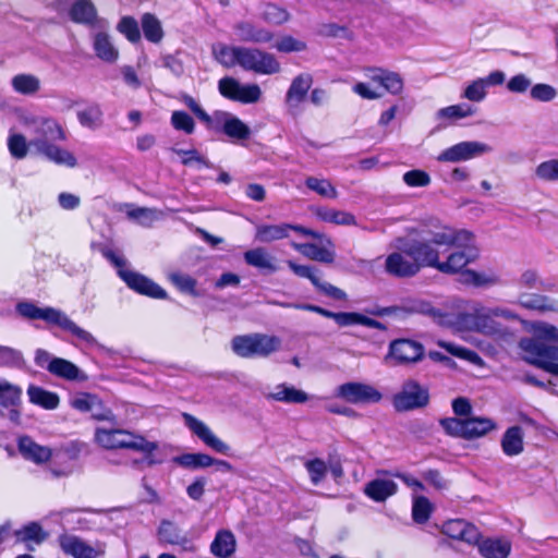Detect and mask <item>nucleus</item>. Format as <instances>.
Wrapping results in <instances>:
<instances>
[{
    "instance_id": "4468645a",
    "label": "nucleus",
    "mask_w": 558,
    "mask_h": 558,
    "mask_svg": "<svg viewBox=\"0 0 558 558\" xmlns=\"http://www.w3.org/2000/svg\"><path fill=\"white\" fill-rule=\"evenodd\" d=\"M208 129L221 131L234 142L245 141L251 136L248 125L228 111H215Z\"/></svg>"
},
{
    "instance_id": "9b49d317",
    "label": "nucleus",
    "mask_w": 558,
    "mask_h": 558,
    "mask_svg": "<svg viewBox=\"0 0 558 558\" xmlns=\"http://www.w3.org/2000/svg\"><path fill=\"white\" fill-rule=\"evenodd\" d=\"M218 90L225 98L244 105L256 104L263 96V92L257 84H242L231 76L219 80Z\"/></svg>"
},
{
    "instance_id": "09e8293b",
    "label": "nucleus",
    "mask_w": 558,
    "mask_h": 558,
    "mask_svg": "<svg viewBox=\"0 0 558 558\" xmlns=\"http://www.w3.org/2000/svg\"><path fill=\"white\" fill-rule=\"evenodd\" d=\"M520 303L527 308L558 313V300L547 295L534 294L531 296H521Z\"/></svg>"
},
{
    "instance_id": "b1692460",
    "label": "nucleus",
    "mask_w": 558,
    "mask_h": 558,
    "mask_svg": "<svg viewBox=\"0 0 558 558\" xmlns=\"http://www.w3.org/2000/svg\"><path fill=\"white\" fill-rule=\"evenodd\" d=\"M20 121L24 128L33 131L35 137L64 138L62 128L52 119L27 113L21 116Z\"/></svg>"
},
{
    "instance_id": "5fc2aeb1",
    "label": "nucleus",
    "mask_w": 558,
    "mask_h": 558,
    "mask_svg": "<svg viewBox=\"0 0 558 558\" xmlns=\"http://www.w3.org/2000/svg\"><path fill=\"white\" fill-rule=\"evenodd\" d=\"M335 322L339 326L362 325L371 328H379L381 326L378 320L359 313H336Z\"/></svg>"
},
{
    "instance_id": "37998d69",
    "label": "nucleus",
    "mask_w": 558,
    "mask_h": 558,
    "mask_svg": "<svg viewBox=\"0 0 558 558\" xmlns=\"http://www.w3.org/2000/svg\"><path fill=\"white\" fill-rule=\"evenodd\" d=\"M27 396L33 404L41 407L46 410H54L60 403L59 396L54 392L45 390L41 387L29 385Z\"/></svg>"
},
{
    "instance_id": "58836bf2",
    "label": "nucleus",
    "mask_w": 558,
    "mask_h": 558,
    "mask_svg": "<svg viewBox=\"0 0 558 558\" xmlns=\"http://www.w3.org/2000/svg\"><path fill=\"white\" fill-rule=\"evenodd\" d=\"M12 89L23 96H34L41 89V81L31 73H19L11 78Z\"/></svg>"
},
{
    "instance_id": "bf43d9fd",
    "label": "nucleus",
    "mask_w": 558,
    "mask_h": 558,
    "mask_svg": "<svg viewBox=\"0 0 558 558\" xmlns=\"http://www.w3.org/2000/svg\"><path fill=\"white\" fill-rule=\"evenodd\" d=\"M304 468L308 473L311 482L318 485L328 473V462L319 458L308 459L304 462Z\"/></svg>"
},
{
    "instance_id": "20e7f679",
    "label": "nucleus",
    "mask_w": 558,
    "mask_h": 558,
    "mask_svg": "<svg viewBox=\"0 0 558 558\" xmlns=\"http://www.w3.org/2000/svg\"><path fill=\"white\" fill-rule=\"evenodd\" d=\"M531 337L522 338L519 349L531 365L558 376V328L548 323H534Z\"/></svg>"
},
{
    "instance_id": "4c0bfd02",
    "label": "nucleus",
    "mask_w": 558,
    "mask_h": 558,
    "mask_svg": "<svg viewBox=\"0 0 558 558\" xmlns=\"http://www.w3.org/2000/svg\"><path fill=\"white\" fill-rule=\"evenodd\" d=\"M69 16L74 23L92 25L98 20L97 10L90 0H78L74 7L69 9Z\"/></svg>"
},
{
    "instance_id": "2eb2a0df",
    "label": "nucleus",
    "mask_w": 558,
    "mask_h": 558,
    "mask_svg": "<svg viewBox=\"0 0 558 558\" xmlns=\"http://www.w3.org/2000/svg\"><path fill=\"white\" fill-rule=\"evenodd\" d=\"M50 137H34L31 146L35 154L44 156L47 160L70 169L77 167V158L66 148L49 142Z\"/></svg>"
},
{
    "instance_id": "ddd939ff",
    "label": "nucleus",
    "mask_w": 558,
    "mask_h": 558,
    "mask_svg": "<svg viewBox=\"0 0 558 558\" xmlns=\"http://www.w3.org/2000/svg\"><path fill=\"white\" fill-rule=\"evenodd\" d=\"M58 544L62 551L73 558H99L106 553V544L96 542L88 544L81 537L64 533L58 537Z\"/></svg>"
},
{
    "instance_id": "72a5a7b5",
    "label": "nucleus",
    "mask_w": 558,
    "mask_h": 558,
    "mask_svg": "<svg viewBox=\"0 0 558 558\" xmlns=\"http://www.w3.org/2000/svg\"><path fill=\"white\" fill-rule=\"evenodd\" d=\"M235 549L236 538L233 532L228 529L217 531L210 544V553L218 558H230Z\"/></svg>"
},
{
    "instance_id": "412c9836",
    "label": "nucleus",
    "mask_w": 558,
    "mask_h": 558,
    "mask_svg": "<svg viewBox=\"0 0 558 558\" xmlns=\"http://www.w3.org/2000/svg\"><path fill=\"white\" fill-rule=\"evenodd\" d=\"M287 264L296 276L308 279L316 287V289H318L324 294L336 300L347 299V293L343 290L332 286L329 282L323 281L318 276V270L316 268L306 265H299L293 260H288Z\"/></svg>"
},
{
    "instance_id": "dca6fc26",
    "label": "nucleus",
    "mask_w": 558,
    "mask_h": 558,
    "mask_svg": "<svg viewBox=\"0 0 558 558\" xmlns=\"http://www.w3.org/2000/svg\"><path fill=\"white\" fill-rule=\"evenodd\" d=\"M424 348L420 342L409 339H398L390 343L385 362L392 365L410 364L420 361Z\"/></svg>"
},
{
    "instance_id": "774afa93",
    "label": "nucleus",
    "mask_w": 558,
    "mask_h": 558,
    "mask_svg": "<svg viewBox=\"0 0 558 558\" xmlns=\"http://www.w3.org/2000/svg\"><path fill=\"white\" fill-rule=\"evenodd\" d=\"M402 180L410 187H425L432 182L430 175L421 169L407 171L403 173Z\"/></svg>"
},
{
    "instance_id": "c756f323",
    "label": "nucleus",
    "mask_w": 558,
    "mask_h": 558,
    "mask_svg": "<svg viewBox=\"0 0 558 558\" xmlns=\"http://www.w3.org/2000/svg\"><path fill=\"white\" fill-rule=\"evenodd\" d=\"M326 244L324 246H319L314 243H296L292 242L291 246L300 252L303 256L317 260L320 263L330 264L335 260V251L332 250V243L330 240H326Z\"/></svg>"
},
{
    "instance_id": "aec40b11",
    "label": "nucleus",
    "mask_w": 558,
    "mask_h": 558,
    "mask_svg": "<svg viewBox=\"0 0 558 558\" xmlns=\"http://www.w3.org/2000/svg\"><path fill=\"white\" fill-rule=\"evenodd\" d=\"M296 231L305 235H310L313 238H320L316 232L305 229L301 226H294L290 223H279V225H258L256 227L255 240L262 243H270L274 241H279L289 236L290 231Z\"/></svg>"
},
{
    "instance_id": "f704fd0d",
    "label": "nucleus",
    "mask_w": 558,
    "mask_h": 558,
    "mask_svg": "<svg viewBox=\"0 0 558 558\" xmlns=\"http://www.w3.org/2000/svg\"><path fill=\"white\" fill-rule=\"evenodd\" d=\"M47 369L54 376L66 380L84 381L87 379V376L75 364L61 357L52 359Z\"/></svg>"
},
{
    "instance_id": "e2e57ef3",
    "label": "nucleus",
    "mask_w": 558,
    "mask_h": 558,
    "mask_svg": "<svg viewBox=\"0 0 558 558\" xmlns=\"http://www.w3.org/2000/svg\"><path fill=\"white\" fill-rule=\"evenodd\" d=\"M272 47L279 52L291 53L304 51L306 49V44L293 36L286 35L277 39Z\"/></svg>"
},
{
    "instance_id": "8fccbe9b",
    "label": "nucleus",
    "mask_w": 558,
    "mask_h": 558,
    "mask_svg": "<svg viewBox=\"0 0 558 558\" xmlns=\"http://www.w3.org/2000/svg\"><path fill=\"white\" fill-rule=\"evenodd\" d=\"M142 29L145 38L154 44H158L163 38V29L160 21L151 13H145L141 17Z\"/></svg>"
},
{
    "instance_id": "0e129e2a",
    "label": "nucleus",
    "mask_w": 558,
    "mask_h": 558,
    "mask_svg": "<svg viewBox=\"0 0 558 558\" xmlns=\"http://www.w3.org/2000/svg\"><path fill=\"white\" fill-rule=\"evenodd\" d=\"M535 175L541 181H558V159H549L537 165Z\"/></svg>"
},
{
    "instance_id": "a19ab883",
    "label": "nucleus",
    "mask_w": 558,
    "mask_h": 558,
    "mask_svg": "<svg viewBox=\"0 0 558 558\" xmlns=\"http://www.w3.org/2000/svg\"><path fill=\"white\" fill-rule=\"evenodd\" d=\"M397 492V484L392 480L376 478L364 488V493L377 502L385 501Z\"/></svg>"
},
{
    "instance_id": "393cba45",
    "label": "nucleus",
    "mask_w": 558,
    "mask_h": 558,
    "mask_svg": "<svg viewBox=\"0 0 558 558\" xmlns=\"http://www.w3.org/2000/svg\"><path fill=\"white\" fill-rule=\"evenodd\" d=\"M233 34L239 41L253 44H268L274 34L252 21L242 20L232 26Z\"/></svg>"
},
{
    "instance_id": "cd10ccee",
    "label": "nucleus",
    "mask_w": 558,
    "mask_h": 558,
    "mask_svg": "<svg viewBox=\"0 0 558 558\" xmlns=\"http://www.w3.org/2000/svg\"><path fill=\"white\" fill-rule=\"evenodd\" d=\"M264 397L269 401L283 402L289 404L305 403L310 398L308 395L286 383L277 384L264 392Z\"/></svg>"
},
{
    "instance_id": "c9c22d12",
    "label": "nucleus",
    "mask_w": 558,
    "mask_h": 558,
    "mask_svg": "<svg viewBox=\"0 0 558 558\" xmlns=\"http://www.w3.org/2000/svg\"><path fill=\"white\" fill-rule=\"evenodd\" d=\"M500 446L508 457L519 456L524 450V432L520 426H511L504 433Z\"/></svg>"
},
{
    "instance_id": "49530a36",
    "label": "nucleus",
    "mask_w": 558,
    "mask_h": 558,
    "mask_svg": "<svg viewBox=\"0 0 558 558\" xmlns=\"http://www.w3.org/2000/svg\"><path fill=\"white\" fill-rule=\"evenodd\" d=\"M476 114V109L468 104H456L444 107L436 112L438 120L457 122L462 119L471 118Z\"/></svg>"
},
{
    "instance_id": "5701e85b",
    "label": "nucleus",
    "mask_w": 558,
    "mask_h": 558,
    "mask_svg": "<svg viewBox=\"0 0 558 558\" xmlns=\"http://www.w3.org/2000/svg\"><path fill=\"white\" fill-rule=\"evenodd\" d=\"M172 461L179 466L189 470L206 469L210 466H216L217 470L222 472H231L233 470L228 461L215 459L203 452L184 453L174 457Z\"/></svg>"
},
{
    "instance_id": "2f4dec72",
    "label": "nucleus",
    "mask_w": 558,
    "mask_h": 558,
    "mask_svg": "<svg viewBox=\"0 0 558 558\" xmlns=\"http://www.w3.org/2000/svg\"><path fill=\"white\" fill-rule=\"evenodd\" d=\"M121 210L125 214L129 220L145 228L151 227L156 221L163 217L162 211L156 208L138 207L133 204H124L121 207Z\"/></svg>"
},
{
    "instance_id": "ea45409f",
    "label": "nucleus",
    "mask_w": 558,
    "mask_h": 558,
    "mask_svg": "<svg viewBox=\"0 0 558 558\" xmlns=\"http://www.w3.org/2000/svg\"><path fill=\"white\" fill-rule=\"evenodd\" d=\"M476 545L485 558H507L511 550V543L506 538H487Z\"/></svg>"
},
{
    "instance_id": "0eeeda50",
    "label": "nucleus",
    "mask_w": 558,
    "mask_h": 558,
    "mask_svg": "<svg viewBox=\"0 0 558 558\" xmlns=\"http://www.w3.org/2000/svg\"><path fill=\"white\" fill-rule=\"evenodd\" d=\"M279 337L262 332L235 336L231 340L234 354L243 359L268 357L281 349Z\"/></svg>"
},
{
    "instance_id": "4d7b16f0",
    "label": "nucleus",
    "mask_w": 558,
    "mask_h": 558,
    "mask_svg": "<svg viewBox=\"0 0 558 558\" xmlns=\"http://www.w3.org/2000/svg\"><path fill=\"white\" fill-rule=\"evenodd\" d=\"M8 148L12 157L23 159L27 156L28 150L33 149L31 141L20 133L11 132L8 137Z\"/></svg>"
},
{
    "instance_id": "680f3d73",
    "label": "nucleus",
    "mask_w": 558,
    "mask_h": 558,
    "mask_svg": "<svg viewBox=\"0 0 558 558\" xmlns=\"http://www.w3.org/2000/svg\"><path fill=\"white\" fill-rule=\"evenodd\" d=\"M117 31L130 43H137L141 39V32L137 21L132 16H123L117 24Z\"/></svg>"
},
{
    "instance_id": "3c124183",
    "label": "nucleus",
    "mask_w": 558,
    "mask_h": 558,
    "mask_svg": "<svg viewBox=\"0 0 558 558\" xmlns=\"http://www.w3.org/2000/svg\"><path fill=\"white\" fill-rule=\"evenodd\" d=\"M437 343L440 348L445 349L448 353L452 354L453 356L465 360L476 366L484 365L483 359L474 351H471L466 348L444 340H440Z\"/></svg>"
},
{
    "instance_id": "338daca9",
    "label": "nucleus",
    "mask_w": 558,
    "mask_h": 558,
    "mask_svg": "<svg viewBox=\"0 0 558 558\" xmlns=\"http://www.w3.org/2000/svg\"><path fill=\"white\" fill-rule=\"evenodd\" d=\"M173 153L181 157V162L184 166H197L210 168L211 163L202 156L196 149H178L173 148Z\"/></svg>"
},
{
    "instance_id": "6e6d98bb",
    "label": "nucleus",
    "mask_w": 558,
    "mask_h": 558,
    "mask_svg": "<svg viewBox=\"0 0 558 558\" xmlns=\"http://www.w3.org/2000/svg\"><path fill=\"white\" fill-rule=\"evenodd\" d=\"M305 185L307 186V189L317 193L322 197L331 199L338 197L337 189L327 179L318 177H308L305 180Z\"/></svg>"
},
{
    "instance_id": "1a4fd4ad",
    "label": "nucleus",
    "mask_w": 558,
    "mask_h": 558,
    "mask_svg": "<svg viewBox=\"0 0 558 558\" xmlns=\"http://www.w3.org/2000/svg\"><path fill=\"white\" fill-rule=\"evenodd\" d=\"M447 434L465 439L480 438L497 428L488 417H449L440 421Z\"/></svg>"
},
{
    "instance_id": "473e14b6",
    "label": "nucleus",
    "mask_w": 558,
    "mask_h": 558,
    "mask_svg": "<svg viewBox=\"0 0 558 558\" xmlns=\"http://www.w3.org/2000/svg\"><path fill=\"white\" fill-rule=\"evenodd\" d=\"M247 265L258 268L263 271L272 274L279 269L277 258L265 247H255L248 250L243 255Z\"/></svg>"
},
{
    "instance_id": "603ef678",
    "label": "nucleus",
    "mask_w": 558,
    "mask_h": 558,
    "mask_svg": "<svg viewBox=\"0 0 558 558\" xmlns=\"http://www.w3.org/2000/svg\"><path fill=\"white\" fill-rule=\"evenodd\" d=\"M488 89L481 77L470 81L461 92V98L471 102H482L486 99Z\"/></svg>"
},
{
    "instance_id": "c03bdc74",
    "label": "nucleus",
    "mask_w": 558,
    "mask_h": 558,
    "mask_svg": "<svg viewBox=\"0 0 558 558\" xmlns=\"http://www.w3.org/2000/svg\"><path fill=\"white\" fill-rule=\"evenodd\" d=\"M405 308L410 313L428 315L441 326L451 327L453 324V315L444 314L439 310L434 308L429 303L422 300L411 302Z\"/></svg>"
},
{
    "instance_id": "bb28decb",
    "label": "nucleus",
    "mask_w": 558,
    "mask_h": 558,
    "mask_svg": "<svg viewBox=\"0 0 558 558\" xmlns=\"http://www.w3.org/2000/svg\"><path fill=\"white\" fill-rule=\"evenodd\" d=\"M441 532L453 539L469 545H476L480 541L478 530L473 524L461 519L446 521L442 524Z\"/></svg>"
},
{
    "instance_id": "052dcab7",
    "label": "nucleus",
    "mask_w": 558,
    "mask_h": 558,
    "mask_svg": "<svg viewBox=\"0 0 558 558\" xmlns=\"http://www.w3.org/2000/svg\"><path fill=\"white\" fill-rule=\"evenodd\" d=\"M47 534L43 531L41 526L35 522L28 523L21 529L14 530V537L16 541L27 542L33 541L40 543L46 538Z\"/></svg>"
},
{
    "instance_id": "7ed1b4c3",
    "label": "nucleus",
    "mask_w": 558,
    "mask_h": 558,
    "mask_svg": "<svg viewBox=\"0 0 558 558\" xmlns=\"http://www.w3.org/2000/svg\"><path fill=\"white\" fill-rule=\"evenodd\" d=\"M519 316L506 306H486L474 303L469 311L453 316L452 327L458 330L476 331L495 340H507L512 337L511 326Z\"/></svg>"
},
{
    "instance_id": "f03ea898",
    "label": "nucleus",
    "mask_w": 558,
    "mask_h": 558,
    "mask_svg": "<svg viewBox=\"0 0 558 558\" xmlns=\"http://www.w3.org/2000/svg\"><path fill=\"white\" fill-rule=\"evenodd\" d=\"M434 240L436 243L445 245L444 257L453 254L462 255L460 266L454 271L444 272L445 275H459L461 283L474 288L487 289L501 283L500 274L493 268L481 270L468 268L480 257L474 235L470 231L441 226Z\"/></svg>"
},
{
    "instance_id": "e433bc0d",
    "label": "nucleus",
    "mask_w": 558,
    "mask_h": 558,
    "mask_svg": "<svg viewBox=\"0 0 558 558\" xmlns=\"http://www.w3.org/2000/svg\"><path fill=\"white\" fill-rule=\"evenodd\" d=\"M243 46H232L223 43H216L211 46L214 59L225 68L239 66Z\"/></svg>"
},
{
    "instance_id": "69168bd1",
    "label": "nucleus",
    "mask_w": 558,
    "mask_h": 558,
    "mask_svg": "<svg viewBox=\"0 0 558 558\" xmlns=\"http://www.w3.org/2000/svg\"><path fill=\"white\" fill-rule=\"evenodd\" d=\"M265 22L274 25H281L290 20V13L275 4H267L262 13Z\"/></svg>"
},
{
    "instance_id": "79ce46f5",
    "label": "nucleus",
    "mask_w": 558,
    "mask_h": 558,
    "mask_svg": "<svg viewBox=\"0 0 558 558\" xmlns=\"http://www.w3.org/2000/svg\"><path fill=\"white\" fill-rule=\"evenodd\" d=\"M77 120L80 124L88 130L95 131L104 124V112L99 104H88L84 108L77 110Z\"/></svg>"
},
{
    "instance_id": "f3484780",
    "label": "nucleus",
    "mask_w": 558,
    "mask_h": 558,
    "mask_svg": "<svg viewBox=\"0 0 558 558\" xmlns=\"http://www.w3.org/2000/svg\"><path fill=\"white\" fill-rule=\"evenodd\" d=\"M336 396L353 404L376 403L381 400V393L375 387L357 381L340 385Z\"/></svg>"
},
{
    "instance_id": "f8f14e48",
    "label": "nucleus",
    "mask_w": 558,
    "mask_h": 558,
    "mask_svg": "<svg viewBox=\"0 0 558 558\" xmlns=\"http://www.w3.org/2000/svg\"><path fill=\"white\" fill-rule=\"evenodd\" d=\"M493 151L492 146L478 141H463L444 149L437 160L440 162H463Z\"/></svg>"
},
{
    "instance_id": "a211bd4d",
    "label": "nucleus",
    "mask_w": 558,
    "mask_h": 558,
    "mask_svg": "<svg viewBox=\"0 0 558 558\" xmlns=\"http://www.w3.org/2000/svg\"><path fill=\"white\" fill-rule=\"evenodd\" d=\"M427 402V390L414 380L404 383L401 390L393 397V405L398 411L421 408L426 405Z\"/></svg>"
},
{
    "instance_id": "7c9ffc66",
    "label": "nucleus",
    "mask_w": 558,
    "mask_h": 558,
    "mask_svg": "<svg viewBox=\"0 0 558 558\" xmlns=\"http://www.w3.org/2000/svg\"><path fill=\"white\" fill-rule=\"evenodd\" d=\"M19 451L24 459L36 464H43L50 460L52 450L49 447L35 442L31 437L23 436L19 440Z\"/></svg>"
},
{
    "instance_id": "a878e982",
    "label": "nucleus",
    "mask_w": 558,
    "mask_h": 558,
    "mask_svg": "<svg viewBox=\"0 0 558 558\" xmlns=\"http://www.w3.org/2000/svg\"><path fill=\"white\" fill-rule=\"evenodd\" d=\"M70 405L80 412H92L96 420L113 421L114 415L109 410H101V402L97 396L88 392H77L70 398Z\"/></svg>"
},
{
    "instance_id": "9d476101",
    "label": "nucleus",
    "mask_w": 558,
    "mask_h": 558,
    "mask_svg": "<svg viewBox=\"0 0 558 558\" xmlns=\"http://www.w3.org/2000/svg\"><path fill=\"white\" fill-rule=\"evenodd\" d=\"M239 66L244 71L260 75H274L281 71V64L275 54L258 48L242 47Z\"/></svg>"
},
{
    "instance_id": "de8ad7c7",
    "label": "nucleus",
    "mask_w": 558,
    "mask_h": 558,
    "mask_svg": "<svg viewBox=\"0 0 558 558\" xmlns=\"http://www.w3.org/2000/svg\"><path fill=\"white\" fill-rule=\"evenodd\" d=\"M316 216L325 222L333 223L337 226H356V219L354 215L344 210H338L333 208H318L316 210Z\"/></svg>"
},
{
    "instance_id": "6e6552de",
    "label": "nucleus",
    "mask_w": 558,
    "mask_h": 558,
    "mask_svg": "<svg viewBox=\"0 0 558 558\" xmlns=\"http://www.w3.org/2000/svg\"><path fill=\"white\" fill-rule=\"evenodd\" d=\"M105 257L119 268L121 279L132 290L154 299H166L167 292L149 278L125 268V259L113 251H106Z\"/></svg>"
},
{
    "instance_id": "c85d7f7f",
    "label": "nucleus",
    "mask_w": 558,
    "mask_h": 558,
    "mask_svg": "<svg viewBox=\"0 0 558 558\" xmlns=\"http://www.w3.org/2000/svg\"><path fill=\"white\" fill-rule=\"evenodd\" d=\"M312 84V75L307 73L299 74L292 80L286 94V105L290 110L299 108L301 102L305 99Z\"/></svg>"
},
{
    "instance_id": "423d86ee",
    "label": "nucleus",
    "mask_w": 558,
    "mask_h": 558,
    "mask_svg": "<svg viewBox=\"0 0 558 558\" xmlns=\"http://www.w3.org/2000/svg\"><path fill=\"white\" fill-rule=\"evenodd\" d=\"M16 312L26 319H41L47 324L59 326L87 343L95 342L92 333L78 327L64 312L58 308L39 307L32 302H20L16 305Z\"/></svg>"
},
{
    "instance_id": "13d9d810",
    "label": "nucleus",
    "mask_w": 558,
    "mask_h": 558,
    "mask_svg": "<svg viewBox=\"0 0 558 558\" xmlns=\"http://www.w3.org/2000/svg\"><path fill=\"white\" fill-rule=\"evenodd\" d=\"M434 506L424 496H414L412 505V519L418 524H423L428 521Z\"/></svg>"
},
{
    "instance_id": "864d4df0",
    "label": "nucleus",
    "mask_w": 558,
    "mask_h": 558,
    "mask_svg": "<svg viewBox=\"0 0 558 558\" xmlns=\"http://www.w3.org/2000/svg\"><path fill=\"white\" fill-rule=\"evenodd\" d=\"M158 534L160 539L168 544L183 545L187 542L186 536L182 533L179 526L170 521L161 522Z\"/></svg>"
},
{
    "instance_id": "a18cd8bd",
    "label": "nucleus",
    "mask_w": 558,
    "mask_h": 558,
    "mask_svg": "<svg viewBox=\"0 0 558 558\" xmlns=\"http://www.w3.org/2000/svg\"><path fill=\"white\" fill-rule=\"evenodd\" d=\"M23 390L19 385H15L4 377L0 376V407H20L22 401ZM0 415L2 411L0 410Z\"/></svg>"
},
{
    "instance_id": "4be33fe9",
    "label": "nucleus",
    "mask_w": 558,
    "mask_h": 558,
    "mask_svg": "<svg viewBox=\"0 0 558 558\" xmlns=\"http://www.w3.org/2000/svg\"><path fill=\"white\" fill-rule=\"evenodd\" d=\"M101 29L93 34V49L98 59L106 63L113 64L119 60L120 51L112 36L105 29L108 27L106 21H101Z\"/></svg>"
},
{
    "instance_id": "39448f33",
    "label": "nucleus",
    "mask_w": 558,
    "mask_h": 558,
    "mask_svg": "<svg viewBox=\"0 0 558 558\" xmlns=\"http://www.w3.org/2000/svg\"><path fill=\"white\" fill-rule=\"evenodd\" d=\"M95 442L104 449H131L150 456L158 449L156 441H149L144 436L122 428L97 427Z\"/></svg>"
},
{
    "instance_id": "f257e3e1",
    "label": "nucleus",
    "mask_w": 558,
    "mask_h": 558,
    "mask_svg": "<svg viewBox=\"0 0 558 558\" xmlns=\"http://www.w3.org/2000/svg\"><path fill=\"white\" fill-rule=\"evenodd\" d=\"M439 227L427 231L420 238H398L385 259V270L398 278L413 277L424 267L434 268L439 272L454 271L462 262V255L453 254L444 257L445 245L435 242Z\"/></svg>"
},
{
    "instance_id": "6ab92c4d",
    "label": "nucleus",
    "mask_w": 558,
    "mask_h": 558,
    "mask_svg": "<svg viewBox=\"0 0 558 558\" xmlns=\"http://www.w3.org/2000/svg\"><path fill=\"white\" fill-rule=\"evenodd\" d=\"M183 420L190 430L195 436H197L207 447L221 454L229 453L231 447L226 441L216 436L209 426L206 425L203 421L189 413H183Z\"/></svg>"
}]
</instances>
